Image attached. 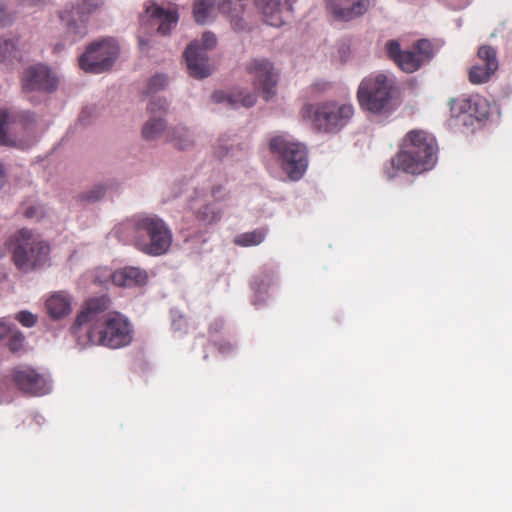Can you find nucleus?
I'll list each match as a JSON object with an SVG mask.
<instances>
[{
	"label": "nucleus",
	"instance_id": "obj_1",
	"mask_svg": "<svg viewBox=\"0 0 512 512\" xmlns=\"http://www.w3.org/2000/svg\"><path fill=\"white\" fill-rule=\"evenodd\" d=\"M110 308V299L105 296L87 300L78 313L72 326L73 333L79 335L84 326L88 342L110 349H119L131 344L134 329L130 320L120 312H106Z\"/></svg>",
	"mask_w": 512,
	"mask_h": 512
},
{
	"label": "nucleus",
	"instance_id": "obj_2",
	"mask_svg": "<svg viewBox=\"0 0 512 512\" xmlns=\"http://www.w3.org/2000/svg\"><path fill=\"white\" fill-rule=\"evenodd\" d=\"M130 232L136 249L150 256L165 254L172 244V231L155 214H138L121 224L117 233Z\"/></svg>",
	"mask_w": 512,
	"mask_h": 512
},
{
	"label": "nucleus",
	"instance_id": "obj_3",
	"mask_svg": "<svg viewBox=\"0 0 512 512\" xmlns=\"http://www.w3.org/2000/svg\"><path fill=\"white\" fill-rule=\"evenodd\" d=\"M437 150L433 135L423 130H411L403 137L391 164L396 170L413 175L421 174L434 167Z\"/></svg>",
	"mask_w": 512,
	"mask_h": 512
},
{
	"label": "nucleus",
	"instance_id": "obj_4",
	"mask_svg": "<svg viewBox=\"0 0 512 512\" xmlns=\"http://www.w3.org/2000/svg\"><path fill=\"white\" fill-rule=\"evenodd\" d=\"M302 113L318 131L336 134L350 123L354 116V107L351 103L329 100L306 104Z\"/></svg>",
	"mask_w": 512,
	"mask_h": 512
},
{
	"label": "nucleus",
	"instance_id": "obj_5",
	"mask_svg": "<svg viewBox=\"0 0 512 512\" xmlns=\"http://www.w3.org/2000/svg\"><path fill=\"white\" fill-rule=\"evenodd\" d=\"M248 0H223L220 10L230 18L234 30H242L241 23L245 5ZM256 6L261 11L264 21L271 26L283 25L292 13L291 0H255Z\"/></svg>",
	"mask_w": 512,
	"mask_h": 512
},
{
	"label": "nucleus",
	"instance_id": "obj_6",
	"mask_svg": "<svg viewBox=\"0 0 512 512\" xmlns=\"http://www.w3.org/2000/svg\"><path fill=\"white\" fill-rule=\"evenodd\" d=\"M12 259L18 270L30 272L41 268L49 259L50 246L39 235L23 228L12 237Z\"/></svg>",
	"mask_w": 512,
	"mask_h": 512
},
{
	"label": "nucleus",
	"instance_id": "obj_7",
	"mask_svg": "<svg viewBox=\"0 0 512 512\" xmlns=\"http://www.w3.org/2000/svg\"><path fill=\"white\" fill-rule=\"evenodd\" d=\"M394 90L395 80L392 76L374 73L360 82L357 99L363 110L380 114L389 110Z\"/></svg>",
	"mask_w": 512,
	"mask_h": 512
},
{
	"label": "nucleus",
	"instance_id": "obj_8",
	"mask_svg": "<svg viewBox=\"0 0 512 512\" xmlns=\"http://www.w3.org/2000/svg\"><path fill=\"white\" fill-rule=\"evenodd\" d=\"M168 108V104L163 99H154L148 105V110L154 116L144 124L142 128V136L145 140L151 141L164 136L167 142L173 144V146L179 150H187L194 144V140L187 128L183 126H177L166 130L165 123L161 117H157L156 113L159 112L161 115L165 113Z\"/></svg>",
	"mask_w": 512,
	"mask_h": 512
},
{
	"label": "nucleus",
	"instance_id": "obj_9",
	"mask_svg": "<svg viewBox=\"0 0 512 512\" xmlns=\"http://www.w3.org/2000/svg\"><path fill=\"white\" fill-rule=\"evenodd\" d=\"M269 148L291 181H298L303 177L308 166L304 145L293 141L288 135L279 134L271 138Z\"/></svg>",
	"mask_w": 512,
	"mask_h": 512
},
{
	"label": "nucleus",
	"instance_id": "obj_10",
	"mask_svg": "<svg viewBox=\"0 0 512 512\" xmlns=\"http://www.w3.org/2000/svg\"><path fill=\"white\" fill-rule=\"evenodd\" d=\"M385 51L397 67L405 73H413L432 59L433 44L428 39H420L414 43L411 50H403L396 40H390L385 45Z\"/></svg>",
	"mask_w": 512,
	"mask_h": 512
},
{
	"label": "nucleus",
	"instance_id": "obj_11",
	"mask_svg": "<svg viewBox=\"0 0 512 512\" xmlns=\"http://www.w3.org/2000/svg\"><path fill=\"white\" fill-rule=\"evenodd\" d=\"M119 55V46L112 38L91 43L79 58V66L88 73L99 74L112 68Z\"/></svg>",
	"mask_w": 512,
	"mask_h": 512
},
{
	"label": "nucleus",
	"instance_id": "obj_12",
	"mask_svg": "<svg viewBox=\"0 0 512 512\" xmlns=\"http://www.w3.org/2000/svg\"><path fill=\"white\" fill-rule=\"evenodd\" d=\"M217 44L215 35L205 32L201 41L191 42L184 52L189 74L194 78H205L211 74L208 63L207 51L213 49Z\"/></svg>",
	"mask_w": 512,
	"mask_h": 512
},
{
	"label": "nucleus",
	"instance_id": "obj_13",
	"mask_svg": "<svg viewBox=\"0 0 512 512\" xmlns=\"http://www.w3.org/2000/svg\"><path fill=\"white\" fill-rule=\"evenodd\" d=\"M251 75L254 88L261 92L263 98L268 101L276 93L278 74L271 62L266 59H254L246 67Z\"/></svg>",
	"mask_w": 512,
	"mask_h": 512
},
{
	"label": "nucleus",
	"instance_id": "obj_14",
	"mask_svg": "<svg viewBox=\"0 0 512 512\" xmlns=\"http://www.w3.org/2000/svg\"><path fill=\"white\" fill-rule=\"evenodd\" d=\"M12 381L22 393L30 396H42L51 390L46 377L37 370L27 366L14 368L12 371Z\"/></svg>",
	"mask_w": 512,
	"mask_h": 512
},
{
	"label": "nucleus",
	"instance_id": "obj_15",
	"mask_svg": "<svg viewBox=\"0 0 512 512\" xmlns=\"http://www.w3.org/2000/svg\"><path fill=\"white\" fill-rule=\"evenodd\" d=\"M450 111L453 116L459 117L465 114L477 121L487 119L490 114L489 103L484 97L478 94L470 96L462 95L451 99Z\"/></svg>",
	"mask_w": 512,
	"mask_h": 512
},
{
	"label": "nucleus",
	"instance_id": "obj_16",
	"mask_svg": "<svg viewBox=\"0 0 512 512\" xmlns=\"http://www.w3.org/2000/svg\"><path fill=\"white\" fill-rule=\"evenodd\" d=\"M24 91L52 92L56 89L58 80L50 69L42 64L28 67L21 78Z\"/></svg>",
	"mask_w": 512,
	"mask_h": 512
},
{
	"label": "nucleus",
	"instance_id": "obj_17",
	"mask_svg": "<svg viewBox=\"0 0 512 512\" xmlns=\"http://www.w3.org/2000/svg\"><path fill=\"white\" fill-rule=\"evenodd\" d=\"M326 6L336 20L349 22L364 15L371 0H327Z\"/></svg>",
	"mask_w": 512,
	"mask_h": 512
},
{
	"label": "nucleus",
	"instance_id": "obj_18",
	"mask_svg": "<svg viewBox=\"0 0 512 512\" xmlns=\"http://www.w3.org/2000/svg\"><path fill=\"white\" fill-rule=\"evenodd\" d=\"M97 3H90L89 0L83 1L78 5L76 14L79 15V21H70L67 19V41L72 44L81 39L87 34V18L86 15L90 14L97 8Z\"/></svg>",
	"mask_w": 512,
	"mask_h": 512
},
{
	"label": "nucleus",
	"instance_id": "obj_19",
	"mask_svg": "<svg viewBox=\"0 0 512 512\" xmlns=\"http://www.w3.org/2000/svg\"><path fill=\"white\" fill-rule=\"evenodd\" d=\"M147 13L151 16L150 26L157 27V32L163 36L169 34L178 22L176 11H166L159 6L148 8Z\"/></svg>",
	"mask_w": 512,
	"mask_h": 512
},
{
	"label": "nucleus",
	"instance_id": "obj_20",
	"mask_svg": "<svg viewBox=\"0 0 512 512\" xmlns=\"http://www.w3.org/2000/svg\"><path fill=\"white\" fill-rule=\"evenodd\" d=\"M148 274L138 267H124L112 274V282L117 286L133 287L146 284Z\"/></svg>",
	"mask_w": 512,
	"mask_h": 512
},
{
	"label": "nucleus",
	"instance_id": "obj_21",
	"mask_svg": "<svg viewBox=\"0 0 512 512\" xmlns=\"http://www.w3.org/2000/svg\"><path fill=\"white\" fill-rule=\"evenodd\" d=\"M47 313L54 319H60L71 312V301L63 293H55L46 300Z\"/></svg>",
	"mask_w": 512,
	"mask_h": 512
},
{
	"label": "nucleus",
	"instance_id": "obj_22",
	"mask_svg": "<svg viewBox=\"0 0 512 512\" xmlns=\"http://www.w3.org/2000/svg\"><path fill=\"white\" fill-rule=\"evenodd\" d=\"M22 54L13 39H0V62L13 63L21 61Z\"/></svg>",
	"mask_w": 512,
	"mask_h": 512
},
{
	"label": "nucleus",
	"instance_id": "obj_23",
	"mask_svg": "<svg viewBox=\"0 0 512 512\" xmlns=\"http://www.w3.org/2000/svg\"><path fill=\"white\" fill-rule=\"evenodd\" d=\"M497 70H488V66L476 63L469 69L468 79L474 85L488 82Z\"/></svg>",
	"mask_w": 512,
	"mask_h": 512
},
{
	"label": "nucleus",
	"instance_id": "obj_24",
	"mask_svg": "<svg viewBox=\"0 0 512 512\" xmlns=\"http://www.w3.org/2000/svg\"><path fill=\"white\" fill-rule=\"evenodd\" d=\"M478 60L488 66V70H498L499 62L497 57V51L490 45H482L477 51Z\"/></svg>",
	"mask_w": 512,
	"mask_h": 512
},
{
	"label": "nucleus",
	"instance_id": "obj_25",
	"mask_svg": "<svg viewBox=\"0 0 512 512\" xmlns=\"http://www.w3.org/2000/svg\"><path fill=\"white\" fill-rule=\"evenodd\" d=\"M215 4L216 0H195L193 14L196 22L205 23L213 12Z\"/></svg>",
	"mask_w": 512,
	"mask_h": 512
},
{
	"label": "nucleus",
	"instance_id": "obj_26",
	"mask_svg": "<svg viewBox=\"0 0 512 512\" xmlns=\"http://www.w3.org/2000/svg\"><path fill=\"white\" fill-rule=\"evenodd\" d=\"M266 231L264 229H256L251 232H245L238 235L234 242L243 247L255 246L262 243L265 239Z\"/></svg>",
	"mask_w": 512,
	"mask_h": 512
},
{
	"label": "nucleus",
	"instance_id": "obj_27",
	"mask_svg": "<svg viewBox=\"0 0 512 512\" xmlns=\"http://www.w3.org/2000/svg\"><path fill=\"white\" fill-rule=\"evenodd\" d=\"M197 220L205 224H212L220 220L221 210L216 209L214 205L207 204L198 208L195 212Z\"/></svg>",
	"mask_w": 512,
	"mask_h": 512
},
{
	"label": "nucleus",
	"instance_id": "obj_28",
	"mask_svg": "<svg viewBox=\"0 0 512 512\" xmlns=\"http://www.w3.org/2000/svg\"><path fill=\"white\" fill-rule=\"evenodd\" d=\"M227 102L232 107H238L239 105L249 108L252 107L256 102L255 94L242 95L241 92L227 96Z\"/></svg>",
	"mask_w": 512,
	"mask_h": 512
},
{
	"label": "nucleus",
	"instance_id": "obj_29",
	"mask_svg": "<svg viewBox=\"0 0 512 512\" xmlns=\"http://www.w3.org/2000/svg\"><path fill=\"white\" fill-rule=\"evenodd\" d=\"M8 348L11 352L16 353L20 352L24 349L25 336L22 332L18 330H13L11 328V332L8 334Z\"/></svg>",
	"mask_w": 512,
	"mask_h": 512
},
{
	"label": "nucleus",
	"instance_id": "obj_30",
	"mask_svg": "<svg viewBox=\"0 0 512 512\" xmlns=\"http://www.w3.org/2000/svg\"><path fill=\"white\" fill-rule=\"evenodd\" d=\"M167 84L168 78L163 74H157L150 79L147 87V93L150 94L162 90Z\"/></svg>",
	"mask_w": 512,
	"mask_h": 512
},
{
	"label": "nucleus",
	"instance_id": "obj_31",
	"mask_svg": "<svg viewBox=\"0 0 512 512\" xmlns=\"http://www.w3.org/2000/svg\"><path fill=\"white\" fill-rule=\"evenodd\" d=\"M105 194V188L102 185H96L88 192L82 193L79 198L81 201L95 202L100 200Z\"/></svg>",
	"mask_w": 512,
	"mask_h": 512
},
{
	"label": "nucleus",
	"instance_id": "obj_32",
	"mask_svg": "<svg viewBox=\"0 0 512 512\" xmlns=\"http://www.w3.org/2000/svg\"><path fill=\"white\" fill-rule=\"evenodd\" d=\"M8 121V114L6 111L0 110V145L11 146L13 141L7 136L5 126Z\"/></svg>",
	"mask_w": 512,
	"mask_h": 512
},
{
	"label": "nucleus",
	"instance_id": "obj_33",
	"mask_svg": "<svg viewBox=\"0 0 512 512\" xmlns=\"http://www.w3.org/2000/svg\"><path fill=\"white\" fill-rule=\"evenodd\" d=\"M15 319L24 327H33L37 323V316L29 311L23 310L15 315Z\"/></svg>",
	"mask_w": 512,
	"mask_h": 512
},
{
	"label": "nucleus",
	"instance_id": "obj_34",
	"mask_svg": "<svg viewBox=\"0 0 512 512\" xmlns=\"http://www.w3.org/2000/svg\"><path fill=\"white\" fill-rule=\"evenodd\" d=\"M43 214L44 210L41 206H30L23 213L24 217L28 219H40Z\"/></svg>",
	"mask_w": 512,
	"mask_h": 512
},
{
	"label": "nucleus",
	"instance_id": "obj_35",
	"mask_svg": "<svg viewBox=\"0 0 512 512\" xmlns=\"http://www.w3.org/2000/svg\"><path fill=\"white\" fill-rule=\"evenodd\" d=\"M214 345L221 354H228L234 349V345L231 342L225 340L215 342Z\"/></svg>",
	"mask_w": 512,
	"mask_h": 512
},
{
	"label": "nucleus",
	"instance_id": "obj_36",
	"mask_svg": "<svg viewBox=\"0 0 512 512\" xmlns=\"http://www.w3.org/2000/svg\"><path fill=\"white\" fill-rule=\"evenodd\" d=\"M12 22V18L9 14L5 13V7L2 2H0V26L6 27L10 25Z\"/></svg>",
	"mask_w": 512,
	"mask_h": 512
},
{
	"label": "nucleus",
	"instance_id": "obj_37",
	"mask_svg": "<svg viewBox=\"0 0 512 512\" xmlns=\"http://www.w3.org/2000/svg\"><path fill=\"white\" fill-rule=\"evenodd\" d=\"M11 332V327L6 324L5 321L0 320V339L8 336Z\"/></svg>",
	"mask_w": 512,
	"mask_h": 512
},
{
	"label": "nucleus",
	"instance_id": "obj_38",
	"mask_svg": "<svg viewBox=\"0 0 512 512\" xmlns=\"http://www.w3.org/2000/svg\"><path fill=\"white\" fill-rule=\"evenodd\" d=\"M221 189L222 187L221 186H216L212 189V196L216 199V200H223L225 197L224 196H220V192H221Z\"/></svg>",
	"mask_w": 512,
	"mask_h": 512
},
{
	"label": "nucleus",
	"instance_id": "obj_39",
	"mask_svg": "<svg viewBox=\"0 0 512 512\" xmlns=\"http://www.w3.org/2000/svg\"><path fill=\"white\" fill-rule=\"evenodd\" d=\"M6 179V170L3 164L0 162V189L3 187Z\"/></svg>",
	"mask_w": 512,
	"mask_h": 512
},
{
	"label": "nucleus",
	"instance_id": "obj_40",
	"mask_svg": "<svg viewBox=\"0 0 512 512\" xmlns=\"http://www.w3.org/2000/svg\"><path fill=\"white\" fill-rule=\"evenodd\" d=\"M148 41L145 40L143 37L139 36V45L141 47V49H144L145 47L148 46Z\"/></svg>",
	"mask_w": 512,
	"mask_h": 512
},
{
	"label": "nucleus",
	"instance_id": "obj_41",
	"mask_svg": "<svg viewBox=\"0 0 512 512\" xmlns=\"http://www.w3.org/2000/svg\"><path fill=\"white\" fill-rule=\"evenodd\" d=\"M213 99L216 101V102H220L223 100V97L220 93H214L213 94Z\"/></svg>",
	"mask_w": 512,
	"mask_h": 512
},
{
	"label": "nucleus",
	"instance_id": "obj_42",
	"mask_svg": "<svg viewBox=\"0 0 512 512\" xmlns=\"http://www.w3.org/2000/svg\"><path fill=\"white\" fill-rule=\"evenodd\" d=\"M62 49H63V45H59V44H57V45H55V47H54V51H55V52H59V51H61Z\"/></svg>",
	"mask_w": 512,
	"mask_h": 512
},
{
	"label": "nucleus",
	"instance_id": "obj_43",
	"mask_svg": "<svg viewBox=\"0 0 512 512\" xmlns=\"http://www.w3.org/2000/svg\"><path fill=\"white\" fill-rule=\"evenodd\" d=\"M61 19H62V20H65V19H66V16H65L64 14H63V15H61Z\"/></svg>",
	"mask_w": 512,
	"mask_h": 512
}]
</instances>
